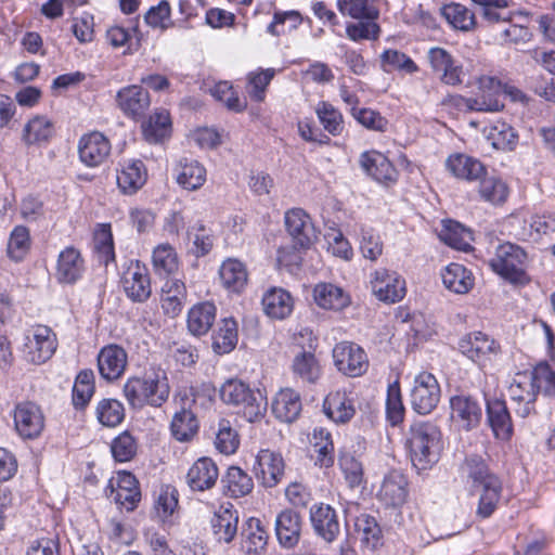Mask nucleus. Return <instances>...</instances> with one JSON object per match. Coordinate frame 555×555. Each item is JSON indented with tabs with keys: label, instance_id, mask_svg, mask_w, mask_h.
Returning <instances> with one entry per match:
<instances>
[{
	"label": "nucleus",
	"instance_id": "e2e57ef3",
	"mask_svg": "<svg viewBox=\"0 0 555 555\" xmlns=\"http://www.w3.org/2000/svg\"><path fill=\"white\" fill-rule=\"evenodd\" d=\"M518 133L506 121H494L488 130L487 140L493 149L503 152L514 151L518 144Z\"/></svg>",
	"mask_w": 555,
	"mask_h": 555
},
{
	"label": "nucleus",
	"instance_id": "aec40b11",
	"mask_svg": "<svg viewBox=\"0 0 555 555\" xmlns=\"http://www.w3.org/2000/svg\"><path fill=\"white\" fill-rule=\"evenodd\" d=\"M116 106L127 118L140 121L151 107V94L140 85L120 88L115 96Z\"/></svg>",
	"mask_w": 555,
	"mask_h": 555
},
{
	"label": "nucleus",
	"instance_id": "7ed1b4c3",
	"mask_svg": "<svg viewBox=\"0 0 555 555\" xmlns=\"http://www.w3.org/2000/svg\"><path fill=\"white\" fill-rule=\"evenodd\" d=\"M336 7L343 16L357 22L346 24V36L353 42L377 40L380 35L379 9L376 0H337Z\"/></svg>",
	"mask_w": 555,
	"mask_h": 555
},
{
	"label": "nucleus",
	"instance_id": "4be33fe9",
	"mask_svg": "<svg viewBox=\"0 0 555 555\" xmlns=\"http://www.w3.org/2000/svg\"><path fill=\"white\" fill-rule=\"evenodd\" d=\"M86 270L87 263L81 250L69 245L57 255L54 278L61 285H75L83 278Z\"/></svg>",
	"mask_w": 555,
	"mask_h": 555
},
{
	"label": "nucleus",
	"instance_id": "69168bd1",
	"mask_svg": "<svg viewBox=\"0 0 555 555\" xmlns=\"http://www.w3.org/2000/svg\"><path fill=\"white\" fill-rule=\"evenodd\" d=\"M94 414L102 426L114 428L125 421L126 410L120 400L102 398L95 405Z\"/></svg>",
	"mask_w": 555,
	"mask_h": 555
},
{
	"label": "nucleus",
	"instance_id": "0e129e2a",
	"mask_svg": "<svg viewBox=\"0 0 555 555\" xmlns=\"http://www.w3.org/2000/svg\"><path fill=\"white\" fill-rule=\"evenodd\" d=\"M186 236L192 243L190 251L195 258L207 256L214 248L215 236L212 231L202 220L188 228Z\"/></svg>",
	"mask_w": 555,
	"mask_h": 555
},
{
	"label": "nucleus",
	"instance_id": "5701e85b",
	"mask_svg": "<svg viewBox=\"0 0 555 555\" xmlns=\"http://www.w3.org/2000/svg\"><path fill=\"white\" fill-rule=\"evenodd\" d=\"M325 416L336 425L349 423L356 415V398L351 389L339 388L330 391L322 403Z\"/></svg>",
	"mask_w": 555,
	"mask_h": 555
},
{
	"label": "nucleus",
	"instance_id": "c85d7f7f",
	"mask_svg": "<svg viewBox=\"0 0 555 555\" xmlns=\"http://www.w3.org/2000/svg\"><path fill=\"white\" fill-rule=\"evenodd\" d=\"M238 511L231 502L221 503L210 518V528L217 542L230 544L237 535Z\"/></svg>",
	"mask_w": 555,
	"mask_h": 555
},
{
	"label": "nucleus",
	"instance_id": "603ef678",
	"mask_svg": "<svg viewBox=\"0 0 555 555\" xmlns=\"http://www.w3.org/2000/svg\"><path fill=\"white\" fill-rule=\"evenodd\" d=\"M180 493L176 486L163 483L154 493L153 509L163 522H171L179 512Z\"/></svg>",
	"mask_w": 555,
	"mask_h": 555
},
{
	"label": "nucleus",
	"instance_id": "cd10ccee",
	"mask_svg": "<svg viewBox=\"0 0 555 555\" xmlns=\"http://www.w3.org/2000/svg\"><path fill=\"white\" fill-rule=\"evenodd\" d=\"M56 135V125L47 115H33L24 125L21 140L26 147H46Z\"/></svg>",
	"mask_w": 555,
	"mask_h": 555
},
{
	"label": "nucleus",
	"instance_id": "4c0bfd02",
	"mask_svg": "<svg viewBox=\"0 0 555 555\" xmlns=\"http://www.w3.org/2000/svg\"><path fill=\"white\" fill-rule=\"evenodd\" d=\"M462 478L470 485L472 490H477L488 482H491L500 476L491 470L488 462L479 454L466 455L460 465Z\"/></svg>",
	"mask_w": 555,
	"mask_h": 555
},
{
	"label": "nucleus",
	"instance_id": "e433bc0d",
	"mask_svg": "<svg viewBox=\"0 0 555 555\" xmlns=\"http://www.w3.org/2000/svg\"><path fill=\"white\" fill-rule=\"evenodd\" d=\"M315 305L328 311H343L351 305V296L343 287L328 282L317 283L312 289Z\"/></svg>",
	"mask_w": 555,
	"mask_h": 555
},
{
	"label": "nucleus",
	"instance_id": "2f4dec72",
	"mask_svg": "<svg viewBox=\"0 0 555 555\" xmlns=\"http://www.w3.org/2000/svg\"><path fill=\"white\" fill-rule=\"evenodd\" d=\"M219 479L217 463L209 456H201L189 467L185 482L193 492L211 490Z\"/></svg>",
	"mask_w": 555,
	"mask_h": 555
},
{
	"label": "nucleus",
	"instance_id": "37998d69",
	"mask_svg": "<svg viewBox=\"0 0 555 555\" xmlns=\"http://www.w3.org/2000/svg\"><path fill=\"white\" fill-rule=\"evenodd\" d=\"M217 389L211 382L184 387L178 392L179 403L186 405L195 413L210 409L215 403Z\"/></svg>",
	"mask_w": 555,
	"mask_h": 555
},
{
	"label": "nucleus",
	"instance_id": "3c124183",
	"mask_svg": "<svg viewBox=\"0 0 555 555\" xmlns=\"http://www.w3.org/2000/svg\"><path fill=\"white\" fill-rule=\"evenodd\" d=\"M441 279L448 291L460 295L469 293L475 285L473 272L457 262L449 263L441 271Z\"/></svg>",
	"mask_w": 555,
	"mask_h": 555
},
{
	"label": "nucleus",
	"instance_id": "b1692460",
	"mask_svg": "<svg viewBox=\"0 0 555 555\" xmlns=\"http://www.w3.org/2000/svg\"><path fill=\"white\" fill-rule=\"evenodd\" d=\"M149 171L143 160L130 158L118 162L116 167V184L120 194H137L146 183Z\"/></svg>",
	"mask_w": 555,
	"mask_h": 555
},
{
	"label": "nucleus",
	"instance_id": "a19ab883",
	"mask_svg": "<svg viewBox=\"0 0 555 555\" xmlns=\"http://www.w3.org/2000/svg\"><path fill=\"white\" fill-rule=\"evenodd\" d=\"M186 297L188 291L185 283L182 280H167L162 287L160 294V308L163 313L170 319H175L180 315L186 301Z\"/></svg>",
	"mask_w": 555,
	"mask_h": 555
},
{
	"label": "nucleus",
	"instance_id": "f03ea898",
	"mask_svg": "<svg viewBox=\"0 0 555 555\" xmlns=\"http://www.w3.org/2000/svg\"><path fill=\"white\" fill-rule=\"evenodd\" d=\"M406 448L413 465L420 470L431 468L442 451V433L430 421L413 422L406 438Z\"/></svg>",
	"mask_w": 555,
	"mask_h": 555
},
{
	"label": "nucleus",
	"instance_id": "774afa93",
	"mask_svg": "<svg viewBox=\"0 0 555 555\" xmlns=\"http://www.w3.org/2000/svg\"><path fill=\"white\" fill-rule=\"evenodd\" d=\"M380 67L385 73L399 72L403 74H415L420 70L414 60L397 49H386L379 56Z\"/></svg>",
	"mask_w": 555,
	"mask_h": 555
},
{
	"label": "nucleus",
	"instance_id": "423d86ee",
	"mask_svg": "<svg viewBox=\"0 0 555 555\" xmlns=\"http://www.w3.org/2000/svg\"><path fill=\"white\" fill-rule=\"evenodd\" d=\"M459 351L481 370L492 366L502 352L501 344L482 331L463 335L457 343Z\"/></svg>",
	"mask_w": 555,
	"mask_h": 555
},
{
	"label": "nucleus",
	"instance_id": "a211bd4d",
	"mask_svg": "<svg viewBox=\"0 0 555 555\" xmlns=\"http://www.w3.org/2000/svg\"><path fill=\"white\" fill-rule=\"evenodd\" d=\"M79 160L89 168H96L107 162L112 153L109 139L101 131L83 133L77 144Z\"/></svg>",
	"mask_w": 555,
	"mask_h": 555
},
{
	"label": "nucleus",
	"instance_id": "052dcab7",
	"mask_svg": "<svg viewBox=\"0 0 555 555\" xmlns=\"http://www.w3.org/2000/svg\"><path fill=\"white\" fill-rule=\"evenodd\" d=\"M319 122L324 133L340 137L345 132V117L341 111L328 101H319L314 108Z\"/></svg>",
	"mask_w": 555,
	"mask_h": 555
},
{
	"label": "nucleus",
	"instance_id": "dca6fc26",
	"mask_svg": "<svg viewBox=\"0 0 555 555\" xmlns=\"http://www.w3.org/2000/svg\"><path fill=\"white\" fill-rule=\"evenodd\" d=\"M289 372L298 386H317L323 378L324 366L315 354V348L313 350L302 349L297 352L291 361Z\"/></svg>",
	"mask_w": 555,
	"mask_h": 555
},
{
	"label": "nucleus",
	"instance_id": "f3484780",
	"mask_svg": "<svg viewBox=\"0 0 555 555\" xmlns=\"http://www.w3.org/2000/svg\"><path fill=\"white\" fill-rule=\"evenodd\" d=\"M251 472L263 488H274L283 479L285 461L280 452L260 449L256 454Z\"/></svg>",
	"mask_w": 555,
	"mask_h": 555
},
{
	"label": "nucleus",
	"instance_id": "8fccbe9b",
	"mask_svg": "<svg viewBox=\"0 0 555 555\" xmlns=\"http://www.w3.org/2000/svg\"><path fill=\"white\" fill-rule=\"evenodd\" d=\"M477 194L481 202L503 206L509 197L511 189L501 176L487 173L478 181Z\"/></svg>",
	"mask_w": 555,
	"mask_h": 555
},
{
	"label": "nucleus",
	"instance_id": "393cba45",
	"mask_svg": "<svg viewBox=\"0 0 555 555\" xmlns=\"http://www.w3.org/2000/svg\"><path fill=\"white\" fill-rule=\"evenodd\" d=\"M311 527L326 543L335 542L340 534V522L337 511L330 504L314 503L309 511Z\"/></svg>",
	"mask_w": 555,
	"mask_h": 555
},
{
	"label": "nucleus",
	"instance_id": "473e14b6",
	"mask_svg": "<svg viewBox=\"0 0 555 555\" xmlns=\"http://www.w3.org/2000/svg\"><path fill=\"white\" fill-rule=\"evenodd\" d=\"M486 415L495 439L508 442L514 436V425L504 399L492 398L486 401Z\"/></svg>",
	"mask_w": 555,
	"mask_h": 555
},
{
	"label": "nucleus",
	"instance_id": "6e6d98bb",
	"mask_svg": "<svg viewBox=\"0 0 555 555\" xmlns=\"http://www.w3.org/2000/svg\"><path fill=\"white\" fill-rule=\"evenodd\" d=\"M180 257L175 246L169 243H159L152 250V267L155 274L169 276L180 269Z\"/></svg>",
	"mask_w": 555,
	"mask_h": 555
},
{
	"label": "nucleus",
	"instance_id": "79ce46f5",
	"mask_svg": "<svg viewBox=\"0 0 555 555\" xmlns=\"http://www.w3.org/2000/svg\"><path fill=\"white\" fill-rule=\"evenodd\" d=\"M217 317V307L212 301L205 300L193 305L186 314L188 331L195 337L206 335L212 327Z\"/></svg>",
	"mask_w": 555,
	"mask_h": 555
},
{
	"label": "nucleus",
	"instance_id": "72a5a7b5",
	"mask_svg": "<svg viewBox=\"0 0 555 555\" xmlns=\"http://www.w3.org/2000/svg\"><path fill=\"white\" fill-rule=\"evenodd\" d=\"M274 530L281 547L286 550L296 547L301 538V515L292 508L282 509L276 515Z\"/></svg>",
	"mask_w": 555,
	"mask_h": 555
},
{
	"label": "nucleus",
	"instance_id": "a18cd8bd",
	"mask_svg": "<svg viewBox=\"0 0 555 555\" xmlns=\"http://www.w3.org/2000/svg\"><path fill=\"white\" fill-rule=\"evenodd\" d=\"M222 493L230 499H242L254 490V480L240 466L231 465L221 477Z\"/></svg>",
	"mask_w": 555,
	"mask_h": 555
},
{
	"label": "nucleus",
	"instance_id": "2eb2a0df",
	"mask_svg": "<svg viewBox=\"0 0 555 555\" xmlns=\"http://www.w3.org/2000/svg\"><path fill=\"white\" fill-rule=\"evenodd\" d=\"M129 364L128 352L115 343L104 345L96 356V369L102 380L112 384L125 375Z\"/></svg>",
	"mask_w": 555,
	"mask_h": 555
},
{
	"label": "nucleus",
	"instance_id": "f704fd0d",
	"mask_svg": "<svg viewBox=\"0 0 555 555\" xmlns=\"http://www.w3.org/2000/svg\"><path fill=\"white\" fill-rule=\"evenodd\" d=\"M408 478L399 470H390L385 477L377 492L378 501L386 507H400L408 498Z\"/></svg>",
	"mask_w": 555,
	"mask_h": 555
},
{
	"label": "nucleus",
	"instance_id": "f8f14e48",
	"mask_svg": "<svg viewBox=\"0 0 555 555\" xmlns=\"http://www.w3.org/2000/svg\"><path fill=\"white\" fill-rule=\"evenodd\" d=\"M121 287L132 302L143 304L152 295L149 268L138 259H131L120 278Z\"/></svg>",
	"mask_w": 555,
	"mask_h": 555
},
{
	"label": "nucleus",
	"instance_id": "9b49d317",
	"mask_svg": "<svg viewBox=\"0 0 555 555\" xmlns=\"http://www.w3.org/2000/svg\"><path fill=\"white\" fill-rule=\"evenodd\" d=\"M332 358L336 370L352 378L364 375L370 366L365 350L353 341L337 343L332 350Z\"/></svg>",
	"mask_w": 555,
	"mask_h": 555
},
{
	"label": "nucleus",
	"instance_id": "0eeeda50",
	"mask_svg": "<svg viewBox=\"0 0 555 555\" xmlns=\"http://www.w3.org/2000/svg\"><path fill=\"white\" fill-rule=\"evenodd\" d=\"M57 345V336L50 326L34 324L24 335L23 358L31 364L41 365L53 357Z\"/></svg>",
	"mask_w": 555,
	"mask_h": 555
},
{
	"label": "nucleus",
	"instance_id": "5fc2aeb1",
	"mask_svg": "<svg viewBox=\"0 0 555 555\" xmlns=\"http://www.w3.org/2000/svg\"><path fill=\"white\" fill-rule=\"evenodd\" d=\"M179 405L170 423V433L177 441L189 442L197 435L199 423L194 411L182 403Z\"/></svg>",
	"mask_w": 555,
	"mask_h": 555
},
{
	"label": "nucleus",
	"instance_id": "4468645a",
	"mask_svg": "<svg viewBox=\"0 0 555 555\" xmlns=\"http://www.w3.org/2000/svg\"><path fill=\"white\" fill-rule=\"evenodd\" d=\"M359 164L363 172L378 184L391 188L399 181L398 168L384 153L377 150L361 153Z\"/></svg>",
	"mask_w": 555,
	"mask_h": 555
},
{
	"label": "nucleus",
	"instance_id": "412c9836",
	"mask_svg": "<svg viewBox=\"0 0 555 555\" xmlns=\"http://www.w3.org/2000/svg\"><path fill=\"white\" fill-rule=\"evenodd\" d=\"M427 56L431 72L437 75L442 85L459 87L463 83V65L456 62L448 50L441 47H433L429 49Z\"/></svg>",
	"mask_w": 555,
	"mask_h": 555
},
{
	"label": "nucleus",
	"instance_id": "58836bf2",
	"mask_svg": "<svg viewBox=\"0 0 555 555\" xmlns=\"http://www.w3.org/2000/svg\"><path fill=\"white\" fill-rule=\"evenodd\" d=\"M311 459L320 468H331L335 463V446L332 434L324 427H315L309 439Z\"/></svg>",
	"mask_w": 555,
	"mask_h": 555
},
{
	"label": "nucleus",
	"instance_id": "a878e982",
	"mask_svg": "<svg viewBox=\"0 0 555 555\" xmlns=\"http://www.w3.org/2000/svg\"><path fill=\"white\" fill-rule=\"evenodd\" d=\"M270 533L268 524L251 516L243 521L240 548L245 555H263L267 552Z\"/></svg>",
	"mask_w": 555,
	"mask_h": 555
},
{
	"label": "nucleus",
	"instance_id": "680f3d73",
	"mask_svg": "<svg viewBox=\"0 0 555 555\" xmlns=\"http://www.w3.org/2000/svg\"><path fill=\"white\" fill-rule=\"evenodd\" d=\"M94 253L107 267L116 262L115 244L111 223H98L93 232Z\"/></svg>",
	"mask_w": 555,
	"mask_h": 555
},
{
	"label": "nucleus",
	"instance_id": "49530a36",
	"mask_svg": "<svg viewBox=\"0 0 555 555\" xmlns=\"http://www.w3.org/2000/svg\"><path fill=\"white\" fill-rule=\"evenodd\" d=\"M221 285L229 293L241 294L248 283V271L244 262L227 258L219 268Z\"/></svg>",
	"mask_w": 555,
	"mask_h": 555
},
{
	"label": "nucleus",
	"instance_id": "bb28decb",
	"mask_svg": "<svg viewBox=\"0 0 555 555\" xmlns=\"http://www.w3.org/2000/svg\"><path fill=\"white\" fill-rule=\"evenodd\" d=\"M451 420L462 429L469 431L479 426L482 409L479 401L470 395H454L450 398Z\"/></svg>",
	"mask_w": 555,
	"mask_h": 555
},
{
	"label": "nucleus",
	"instance_id": "09e8293b",
	"mask_svg": "<svg viewBox=\"0 0 555 555\" xmlns=\"http://www.w3.org/2000/svg\"><path fill=\"white\" fill-rule=\"evenodd\" d=\"M354 530L359 535L362 548L374 552L384 546L383 530L374 516L366 513L357 516Z\"/></svg>",
	"mask_w": 555,
	"mask_h": 555
},
{
	"label": "nucleus",
	"instance_id": "c9c22d12",
	"mask_svg": "<svg viewBox=\"0 0 555 555\" xmlns=\"http://www.w3.org/2000/svg\"><path fill=\"white\" fill-rule=\"evenodd\" d=\"M264 314L271 320H285L294 311L295 300L292 294L283 287L268 288L261 298Z\"/></svg>",
	"mask_w": 555,
	"mask_h": 555
},
{
	"label": "nucleus",
	"instance_id": "39448f33",
	"mask_svg": "<svg viewBox=\"0 0 555 555\" xmlns=\"http://www.w3.org/2000/svg\"><path fill=\"white\" fill-rule=\"evenodd\" d=\"M488 266L494 274L514 287H524L531 282L528 253L515 243L499 244Z\"/></svg>",
	"mask_w": 555,
	"mask_h": 555
},
{
	"label": "nucleus",
	"instance_id": "6ab92c4d",
	"mask_svg": "<svg viewBox=\"0 0 555 555\" xmlns=\"http://www.w3.org/2000/svg\"><path fill=\"white\" fill-rule=\"evenodd\" d=\"M507 391L517 416L526 418L535 412L538 393L532 383V377L529 375V370L517 372Z\"/></svg>",
	"mask_w": 555,
	"mask_h": 555
},
{
	"label": "nucleus",
	"instance_id": "7c9ffc66",
	"mask_svg": "<svg viewBox=\"0 0 555 555\" xmlns=\"http://www.w3.org/2000/svg\"><path fill=\"white\" fill-rule=\"evenodd\" d=\"M284 223L293 243L301 248L311 247L315 229L311 217L302 208L294 207L286 210Z\"/></svg>",
	"mask_w": 555,
	"mask_h": 555
},
{
	"label": "nucleus",
	"instance_id": "f257e3e1",
	"mask_svg": "<svg viewBox=\"0 0 555 555\" xmlns=\"http://www.w3.org/2000/svg\"><path fill=\"white\" fill-rule=\"evenodd\" d=\"M121 391L131 409L160 408L169 399L170 385L162 367L150 366L140 375L129 376Z\"/></svg>",
	"mask_w": 555,
	"mask_h": 555
},
{
	"label": "nucleus",
	"instance_id": "c03bdc74",
	"mask_svg": "<svg viewBox=\"0 0 555 555\" xmlns=\"http://www.w3.org/2000/svg\"><path fill=\"white\" fill-rule=\"evenodd\" d=\"M553 233H555V211H545L533 215L529 222L524 221V225L515 233V237L522 242H539Z\"/></svg>",
	"mask_w": 555,
	"mask_h": 555
},
{
	"label": "nucleus",
	"instance_id": "1a4fd4ad",
	"mask_svg": "<svg viewBox=\"0 0 555 555\" xmlns=\"http://www.w3.org/2000/svg\"><path fill=\"white\" fill-rule=\"evenodd\" d=\"M13 429L24 441L36 440L46 429V415L42 406L33 400H22L11 411Z\"/></svg>",
	"mask_w": 555,
	"mask_h": 555
},
{
	"label": "nucleus",
	"instance_id": "13d9d810",
	"mask_svg": "<svg viewBox=\"0 0 555 555\" xmlns=\"http://www.w3.org/2000/svg\"><path fill=\"white\" fill-rule=\"evenodd\" d=\"M176 172L177 183L188 191H195L206 182V169L195 159H181Z\"/></svg>",
	"mask_w": 555,
	"mask_h": 555
},
{
	"label": "nucleus",
	"instance_id": "20e7f679",
	"mask_svg": "<svg viewBox=\"0 0 555 555\" xmlns=\"http://www.w3.org/2000/svg\"><path fill=\"white\" fill-rule=\"evenodd\" d=\"M219 398L225 405L237 409L249 423L260 421L267 411V399L260 389L238 377H230L221 384Z\"/></svg>",
	"mask_w": 555,
	"mask_h": 555
},
{
	"label": "nucleus",
	"instance_id": "bf43d9fd",
	"mask_svg": "<svg viewBox=\"0 0 555 555\" xmlns=\"http://www.w3.org/2000/svg\"><path fill=\"white\" fill-rule=\"evenodd\" d=\"M439 237L448 246L461 251H469L474 241L473 232L455 220L443 221Z\"/></svg>",
	"mask_w": 555,
	"mask_h": 555
},
{
	"label": "nucleus",
	"instance_id": "4d7b16f0",
	"mask_svg": "<svg viewBox=\"0 0 555 555\" xmlns=\"http://www.w3.org/2000/svg\"><path fill=\"white\" fill-rule=\"evenodd\" d=\"M476 491L479 492L476 516L480 519H488L500 505L503 494V481L501 478H498L478 487Z\"/></svg>",
	"mask_w": 555,
	"mask_h": 555
},
{
	"label": "nucleus",
	"instance_id": "c756f323",
	"mask_svg": "<svg viewBox=\"0 0 555 555\" xmlns=\"http://www.w3.org/2000/svg\"><path fill=\"white\" fill-rule=\"evenodd\" d=\"M446 169L457 180L468 183L477 182L488 173L487 166L478 158L455 152L446 159Z\"/></svg>",
	"mask_w": 555,
	"mask_h": 555
},
{
	"label": "nucleus",
	"instance_id": "ea45409f",
	"mask_svg": "<svg viewBox=\"0 0 555 555\" xmlns=\"http://www.w3.org/2000/svg\"><path fill=\"white\" fill-rule=\"evenodd\" d=\"M271 409L279 421L283 423L295 422L302 410L299 392L289 387L280 389L273 398Z\"/></svg>",
	"mask_w": 555,
	"mask_h": 555
},
{
	"label": "nucleus",
	"instance_id": "6e6552de",
	"mask_svg": "<svg viewBox=\"0 0 555 555\" xmlns=\"http://www.w3.org/2000/svg\"><path fill=\"white\" fill-rule=\"evenodd\" d=\"M104 493L108 500L116 504L119 511L127 513L135 511L142 500L138 478L126 469L114 473L104 488Z\"/></svg>",
	"mask_w": 555,
	"mask_h": 555
},
{
	"label": "nucleus",
	"instance_id": "ddd939ff",
	"mask_svg": "<svg viewBox=\"0 0 555 555\" xmlns=\"http://www.w3.org/2000/svg\"><path fill=\"white\" fill-rule=\"evenodd\" d=\"M370 284L373 295L385 304L399 302L406 295L405 280L397 271L386 268L374 270Z\"/></svg>",
	"mask_w": 555,
	"mask_h": 555
},
{
	"label": "nucleus",
	"instance_id": "338daca9",
	"mask_svg": "<svg viewBox=\"0 0 555 555\" xmlns=\"http://www.w3.org/2000/svg\"><path fill=\"white\" fill-rule=\"evenodd\" d=\"M275 74L276 70L272 67L257 68L256 70L249 72L247 74L245 89L253 102H264L268 87L270 86Z\"/></svg>",
	"mask_w": 555,
	"mask_h": 555
},
{
	"label": "nucleus",
	"instance_id": "de8ad7c7",
	"mask_svg": "<svg viewBox=\"0 0 555 555\" xmlns=\"http://www.w3.org/2000/svg\"><path fill=\"white\" fill-rule=\"evenodd\" d=\"M142 135L149 143H159L171 135L172 122L165 108H157L146 119L141 120Z\"/></svg>",
	"mask_w": 555,
	"mask_h": 555
},
{
	"label": "nucleus",
	"instance_id": "9d476101",
	"mask_svg": "<svg viewBox=\"0 0 555 555\" xmlns=\"http://www.w3.org/2000/svg\"><path fill=\"white\" fill-rule=\"evenodd\" d=\"M441 388L437 377L428 371H421L414 376L410 390V402L420 415L430 414L440 402Z\"/></svg>",
	"mask_w": 555,
	"mask_h": 555
},
{
	"label": "nucleus",
	"instance_id": "864d4df0",
	"mask_svg": "<svg viewBox=\"0 0 555 555\" xmlns=\"http://www.w3.org/2000/svg\"><path fill=\"white\" fill-rule=\"evenodd\" d=\"M96 390L95 375L91 369L80 370L74 380L70 399L76 411H85Z\"/></svg>",
	"mask_w": 555,
	"mask_h": 555
}]
</instances>
